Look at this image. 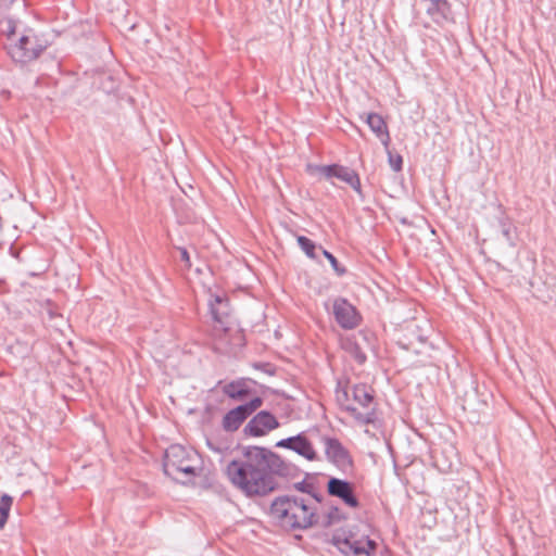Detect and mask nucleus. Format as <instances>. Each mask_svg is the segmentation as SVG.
I'll return each mask as SVG.
<instances>
[{"instance_id": "19", "label": "nucleus", "mask_w": 556, "mask_h": 556, "mask_svg": "<svg viewBox=\"0 0 556 556\" xmlns=\"http://www.w3.org/2000/svg\"><path fill=\"white\" fill-rule=\"evenodd\" d=\"M343 519H345V516L342 514V511L338 507L332 506L327 514L319 516V523L316 526L327 528L340 522Z\"/></svg>"}, {"instance_id": "16", "label": "nucleus", "mask_w": 556, "mask_h": 556, "mask_svg": "<svg viewBox=\"0 0 556 556\" xmlns=\"http://www.w3.org/2000/svg\"><path fill=\"white\" fill-rule=\"evenodd\" d=\"M249 382L250 379L240 378L224 384L222 391L231 400L244 401L252 393V389L249 387Z\"/></svg>"}, {"instance_id": "10", "label": "nucleus", "mask_w": 556, "mask_h": 556, "mask_svg": "<svg viewBox=\"0 0 556 556\" xmlns=\"http://www.w3.org/2000/svg\"><path fill=\"white\" fill-rule=\"evenodd\" d=\"M279 427L277 418L267 410H261L245 425L243 432L250 437H263Z\"/></svg>"}, {"instance_id": "11", "label": "nucleus", "mask_w": 556, "mask_h": 556, "mask_svg": "<svg viewBox=\"0 0 556 556\" xmlns=\"http://www.w3.org/2000/svg\"><path fill=\"white\" fill-rule=\"evenodd\" d=\"M333 315L337 323L343 329H354L358 326L361 317L356 308L345 299H337L333 302Z\"/></svg>"}, {"instance_id": "7", "label": "nucleus", "mask_w": 556, "mask_h": 556, "mask_svg": "<svg viewBox=\"0 0 556 556\" xmlns=\"http://www.w3.org/2000/svg\"><path fill=\"white\" fill-rule=\"evenodd\" d=\"M210 311L214 320L213 336L222 339L230 330V308L227 299L219 295L210 302Z\"/></svg>"}, {"instance_id": "29", "label": "nucleus", "mask_w": 556, "mask_h": 556, "mask_svg": "<svg viewBox=\"0 0 556 556\" xmlns=\"http://www.w3.org/2000/svg\"><path fill=\"white\" fill-rule=\"evenodd\" d=\"M418 340H419V341H420V343H422V344H425V343H426V341L424 340V338H422V337H420V336H418Z\"/></svg>"}, {"instance_id": "13", "label": "nucleus", "mask_w": 556, "mask_h": 556, "mask_svg": "<svg viewBox=\"0 0 556 556\" xmlns=\"http://www.w3.org/2000/svg\"><path fill=\"white\" fill-rule=\"evenodd\" d=\"M329 495L339 497L343 503L352 508L358 507L359 503L354 494L353 485L346 480L330 478L327 483Z\"/></svg>"}, {"instance_id": "28", "label": "nucleus", "mask_w": 556, "mask_h": 556, "mask_svg": "<svg viewBox=\"0 0 556 556\" xmlns=\"http://www.w3.org/2000/svg\"><path fill=\"white\" fill-rule=\"evenodd\" d=\"M295 488L302 492H306V485L305 482H300L295 484Z\"/></svg>"}, {"instance_id": "20", "label": "nucleus", "mask_w": 556, "mask_h": 556, "mask_svg": "<svg viewBox=\"0 0 556 556\" xmlns=\"http://www.w3.org/2000/svg\"><path fill=\"white\" fill-rule=\"evenodd\" d=\"M345 350L358 364H364L366 362V354L356 342L348 340L345 342Z\"/></svg>"}, {"instance_id": "15", "label": "nucleus", "mask_w": 556, "mask_h": 556, "mask_svg": "<svg viewBox=\"0 0 556 556\" xmlns=\"http://www.w3.org/2000/svg\"><path fill=\"white\" fill-rule=\"evenodd\" d=\"M427 14L440 26L453 22L451 5L446 0L430 1L427 8Z\"/></svg>"}, {"instance_id": "4", "label": "nucleus", "mask_w": 556, "mask_h": 556, "mask_svg": "<svg viewBox=\"0 0 556 556\" xmlns=\"http://www.w3.org/2000/svg\"><path fill=\"white\" fill-rule=\"evenodd\" d=\"M198 459L195 452L187 450L180 444H173L166 451L163 460V471L166 476L177 480V473L189 477L198 475L194 463Z\"/></svg>"}, {"instance_id": "3", "label": "nucleus", "mask_w": 556, "mask_h": 556, "mask_svg": "<svg viewBox=\"0 0 556 556\" xmlns=\"http://www.w3.org/2000/svg\"><path fill=\"white\" fill-rule=\"evenodd\" d=\"M5 48L14 62L26 64L36 60L47 43L31 28L24 27L21 35L13 38V42L5 43Z\"/></svg>"}, {"instance_id": "23", "label": "nucleus", "mask_w": 556, "mask_h": 556, "mask_svg": "<svg viewBox=\"0 0 556 556\" xmlns=\"http://www.w3.org/2000/svg\"><path fill=\"white\" fill-rule=\"evenodd\" d=\"M298 243L308 257H311V258L316 257L315 256L316 245L311 239H308L307 237H304V236H299Z\"/></svg>"}, {"instance_id": "6", "label": "nucleus", "mask_w": 556, "mask_h": 556, "mask_svg": "<svg viewBox=\"0 0 556 556\" xmlns=\"http://www.w3.org/2000/svg\"><path fill=\"white\" fill-rule=\"evenodd\" d=\"M263 404V400L256 396L249 402L230 409L223 417V429L228 432H233L248 419L257 408Z\"/></svg>"}, {"instance_id": "31", "label": "nucleus", "mask_w": 556, "mask_h": 556, "mask_svg": "<svg viewBox=\"0 0 556 556\" xmlns=\"http://www.w3.org/2000/svg\"><path fill=\"white\" fill-rule=\"evenodd\" d=\"M314 498H315L317 502H319V501H320V500H319V497H317L316 495H314Z\"/></svg>"}, {"instance_id": "18", "label": "nucleus", "mask_w": 556, "mask_h": 556, "mask_svg": "<svg viewBox=\"0 0 556 556\" xmlns=\"http://www.w3.org/2000/svg\"><path fill=\"white\" fill-rule=\"evenodd\" d=\"M21 26V23L11 17L0 20V33L5 36L7 43L13 42V38H17L21 35L23 30Z\"/></svg>"}, {"instance_id": "26", "label": "nucleus", "mask_w": 556, "mask_h": 556, "mask_svg": "<svg viewBox=\"0 0 556 556\" xmlns=\"http://www.w3.org/2000/svg\"><path fill=\"white\" fill-rule=\"evenodd\" d=\"M177 250L180 253L181 261L186 264V267H191L190 255L186 248L178 247Z\"/></svg>"}, {"instance_id": "30", "label": "nucleus", "mask_w": 556, "mask_h": 556, "mask_svg": "<svg viewBox=\"0 0 556 556\" xmlns=\"http://www.w3.org/2000/svg\"><path fill=\"white\" fill-rule=\"evenodd\" d=\"M344 396L348 397L349 396V392L348 391H344Z\"/></svg>"}, {"instance_id": "21", "label": "nucleus", "mask_w": 556, "mask_h": 556, "mask_svg": "<svg viewBox=\"0 0 556 556\" xmlns=\"http://www.w3.org/2000/svg\"><path fill=\"white\" fill-rule=\"evenodd\" d=\"M12 497L8 494H3L0 501V529H2L9 518V513L12 506Z\"/></svg>"}, {"instance_id": "27", "label": "nucleus", "mask_w": 556, "mask_h": 556, "mask_svg": "<svg viewBox=\"0 0 556 556\" xmlns=\"http://www.w3.org/2000/svg\"><path fill=\"white\" fill-rule=\"evenodd\" d=\"M399 345L404 349V350H413V342L412 341H408V342H403L402 340L399 341Z\"/></svg>"}, {"instance_id": "9", "label": "nucleus", "mask_w": 556, "mask_h": 556, "mask_svg": "<svg viewBox=\"0 0 556 556\" xmlns=\"http://www.w3.org/2000/svg\"><path fill=\"white\" fill-rule=\"evenodd\" d=\"M321 441L325 446L326 457L330 463H332L342 471H346L352 468V457L349 451L342 445V443L338 439L324 437Z\"/></svg>"}, {"instance_id": "17", "label": "nucleus", "mask_w": 556, "mask_h": 556, "mask_svg": "<svg viewBox=\"0 0 556 556\" xmlns=\"http://www.w3.org/2000/svg\"><path fill=\"white\" fill-rule=\"evenodd\" d=\"M366 123L371 131L381 140L382 144L388 147L390 142V134L382 116L377 113H368Z\"/></svg>"}, {"instance_id": "12", "label": "nucleus", "mask_w": 556, "mask_h": 556, "mask_svg": "<svg viewBox=\"0 0 556 556\" xmlns=\"http://www.w3.org/2000/svg\"><path fill=\"white\" fill-rule=\"evenodd\" d=\"M376 547V542L368 536L357 539L354 535L344 539L339 545L341 552L349 556H371Z\"/></svg>"}, {"instance_id": "2", "label": "nucleus", "mask_w": 556, "mask_h": 556, "mask_svg": "<svg viewBox=\"0 0 556 556\" xmlns=\"http://www.w3.org/2000/svg\"><path fill=\"white\" fill-rule=\"evenodd\" d=\"M270 515L287 530H305L319 523L316 507L303 497L282 495L270 505Z\"/></svg>"}, {"instance_id": "5", "label": "nucleus", "mask_w": 556, "mask_h": 556, "mask_svg": "<svg viewBox=\"0 0 556 556\" xmlns=\"http://www.w3.org/2000/svg\"><path fill=\"white\" fill-rule=\"evenodd\" d=\"M354 404L345 407L346 412L361 425L374 424L376 420V407L374 394L367 384H355L351 389Z\"/></svg>"}, {"instance_id": "8", "label": "nucleus", "mask_w": 556, "mask_h": 556, "mask_svg": "<svg viewBox=\"0 0 556 556\" xmlns=\"http://www.w3.org/2000/svg\"><path fill=\"white\" fill-rule=\"evenodd\" d=\"M315 173L325 177L326 179L338 178L341 181L350 185L358 194L362 195L361 180L357 173L346 166L331 164V165H319L311 167Z\"/></svg>"}, {"instance_id": "1", "label": "nucleus", "mask_w": 556, "mask_h": 556, "mask_svg": "<svg viewBox=\"0 0 556 556\" xmlns=\"http://www.w3.org/2000/svg\"><path fill=\"white\" fill-rule=\"evenodd\" d=\"M245 460H231L226 469L231 483L247 496H264L277 488L274 473H282L283 462L274 452L248 446Z\"/></svg>"}, {"instance_id": "22", "label": "nucleus", "mask_w": 556, "mask_h": 556, "mask_svg": "<svg viewBox=\"0 0 556 556\" xmlns=\"http://www.w3.org/2000/svg\"><path fill=\"white\" fill-rule=\"evenodd\" d=\"M498 224H500V228H501L502 235L504 236V238L506 239L508 244L514 247L515 245V238L513 236V232L515 230V227L508 220V218H504V217L498 219Z\"/></svg>"}, {"instance_id": "14", "label": "nucleus", "mask_w": 556, "mask_h": 556, "mask_svg": "<svg viewBox=\"0 0 556 556\" xmlns=\"http://www.w3.org/2000/svg\"><path fill=\"white\" fill-rule=\"evenodd\" d=\"M276 445L278 447H286L292 450L308 460H315L317 458L316 452L312 443L303 434H298L295 437L282 439Z\"/></svg>"}, {"instance_id": "25", "label": "nucleus", "mask_w": 556, "mask_h": 556, "mask_svg": "<svg viewBox=\"0 0 556 556\" xmlns=\"http://www.w3.org/2000/svg\"><path fill=\"white\" fill-rule=\"evenodd\" d=\"M389 154V164L394 172H400L402 169L403 159L400 154H392L390 151Z\"/></svg>"}, {"instance_id": "24", "label": "nucleus", "mask_w": 556, "mask_h": 556, "mask_svg": "<svg viewBox=\"0 0 556 556\" xmlns=\"http://www.w3.org/2000/svg\"><path fill=\"white\" fill-rule=\"evenodd\" d=\"M324 256L329 261L332 269L337 273L338 276H343L346 273L345 267L341 266L338 260L327 250H323Z\"/></svg>"}]
</instances>
